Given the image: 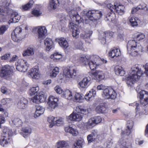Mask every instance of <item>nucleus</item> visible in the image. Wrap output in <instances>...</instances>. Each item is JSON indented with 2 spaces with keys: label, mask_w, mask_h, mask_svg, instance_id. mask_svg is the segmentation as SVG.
Instances as JSON below:
<instances>
[{
  "label": "nucleus",
  "mask_w": 148,
  "mask_h": 148,
  "mask_svg": "<svg viewBox=\"0 0 148 148\" xmlns=\"http://www.w3.org/2000/svg\"><path fill=\"white\" fill-rule=\"evenodd\" d=\"M82 16L81 17L77 14L74 16V19L75 20L77 25L82 22L85 24H88L90 21L94 22L100 19L102 16L101 12L98 10H91L88 11H83L81 13Z\"/></svg>",
  "instance_id": "nucleus-1"
},
{
  "label": "nucleus",
  "mask_w": 148,
  "mask_h": 148,
  "mask_svg": "<svg viewBox=\"0 0 148 148\" xmlns=\"http://www.w3.org/2000/svg\"><path fill=\"white\" fill-rule=\"evenodd\" d=\"M91 58L92 60L89 61V59L87 56L84 55L79 58V61L83 65L86 66L88 64L90 68L92 70H94L103 63L107 62L106 60L101 59L97 55L92 56Z\"/></svg>",
  "instance_id": "nucleus-2"
},
{
  "label": "nucleus",
  "mask_w": 148,
  "mask_h": 148,
  "mask_svg": "<svg viewBox=\"0 0 148 148\" xmlns=\"http://www.w3.org/2000/svg\"><path fill=\"white\" fill-rule=\"evenodd\" d=\"M144 73L138 64L133 66L130 70L126 78V83L128 86H131L138 81Z\"/></svg>",
  "instance_id": "nucleus-3"
},
{
  "label": "nucleus",
  "mask_w": 148,
  "mask_h": 148,
  "mask_svg": "<svg viewBox=\"0 0 148 148\" xmlns=\"http://www.w3.org/2000/svg\"><path fill=\"white\" fill-rule=\"evenodd\" d=\"M127 53L133 56L140 55L143 51L142 46L134 40L129 41L127 45Z\"/></svg>",
  "instance_id": "nucleus-4"
},
{
  "label": "nucleus",
  "mask_w": 148,
  "mask_h": 148,
  "mask_svg": "<svg viewBox=\"0 0 148 148\" xmlns=\"http://www.w3.org/2000/svg\"><path fill=\"white\" fill-rule=\"evenodd\" d=\"M75 111L76 112H73L67 117V119L68 121L79 122L82 119L84 114L86 115L89 113L88 109L81 106H77Z\"/></svg>",
  "instance_id": "nucleus-5"
},
{
  "label": "nucleus",
  "mask_w": 148,
  "mask_h": 148,
  "mask_svg": "<svg viewBox=\"0 0 148 148\" xmlns=\"http://www.w3.org/2000/svg\"><path fill=\"white\" fill-rule=\"evenodd\" d=\"M11 0H2L0 3V22L3 23L7 21L6 10L11 5Z\"/></svg>",
  "instance_id": "nucleus-6"
},
{
  "label": "nucleus",
  "mask_w": 148,
  "mask_h": 148,
  "mask_svg": "<svg viewBox=\"0 0 148 148\" xmlns=\"http://www.w3.org/2000/svg\"><path fill=\"white\" fill-rule=\"evenodd\" d=\"M132 129H127L122 131L121 133V136L122 138L120 139L119 143L120 144V148H132L131 145L127 143L126 138L123 139V137H127L129 136L132 131Z\"/></svg>",
  "instance_id": "nucleus-7"
},
{
  "label": "nucleus",
  "mask_w": 148,
  "mask_h": 148,
  "mask_svg": "<svg viewBox=\"0 0 148 148\" xmlns=\"http://www.w3.org/2000/svg\"><path fill=\"white\" fill-rule=\"evenodd\" d=\"M77 75V70L72 67H66L63 70V79L66 80H69L71 78H74ZM62 79V77H60Z\"/></svg>",
  "instance_id": "nucleus-8"
},
{
  "label": "nucleus",
  "mask_w": 148,
  "mask_h": 148,
  "mask_svg": "<svg viewBox=\"0 0 148 148\" xmlns=\"http://www.w3.org/2000/svg\"><path fill=\"white\" fill-rule=\"evenodd\" d=\"M13 66L6 65L3 67L0 73V76L7 80L11 78V75L13 71Z\"/></svg>",
  "instance_id": "nucleus-9"
},
{
  "label": "nucleus",
  "mask_w": 148,
  "mask_h": 148,
  "mask_svg": "<svg viewBox=\"0 0 148 148\" xmlns=\"http://www.w3.org/2000/svg\"><path fill=\"white\" fill-rule=\"evenodd\" d=\"M107 7L111 10L114 9L116 12L120 15L124 13L125 7L124 5L119 4L117 3H114V5L111 3H108L107 5Z\"/></svg>",
  "instance_id": "nucleus-10"
},
{
  "label": "nucleus",
  "mask_w": 148,
  "mask_h": 148,
  "mask_svg": "<svg viewBox=\"0 0 148 148\" xmlns=\"http://www.w3.org/2000/svg\"><path fill=\"white\" fill-rule=\"evenodd\" d=\"M58 99L54 96L50 95L48 99L47 108L50 111H53L58 105Z\"/></svg>",
  "instance_id": "nucleus-11"
},
{
  "label": "nucleus",
  "mask_w": 148,
  "mask_h": 148,
  "mask_svg": "<svg viewBox=\"0 0 148 148\" xmlns=\"http://www.w3.org/2000/svg\"><path fill=\"white\" fill-rule=\"evenodd\" d=\"M48 121L50 123L49 127H52L55 125L58 126H60L64 125V119L61 117L58 118L54 117L53 116H50L48 118Z\"/></svg>",
  "instance_id": "nucleus-12"
},
{
  "label": "nucleus",
  "mask_w": 148,
  "mask_h": 148,
  "mask_svg": "<svg viewBox=\"0 0 148 148\" xmlns=\"http://www.w3.org/2000/svg\"><path fill=\"white\" fill-rule=\"evenodd\" d=\"M16 68L18 71L24 72H26L28 69L29 64L25 60L23 59L19 60L15 63Z\"/></svg>",
  "instance_id": "nucleus-13"
},
{
  "label": "nucleus",
  "mask_w": 148,
  "mask_h": 148,
  "mask_svg": "<svg viewBox=\"0 0 148 148\" xmlns=\"http://www.w3.org/2000/svg\"><path fill=\"white\" fill-rule=\"evenodd\" d=\"M34 30L37 31L38 40L39 41L44 39L47 32L46 28L45 26H38L35 27Z\"/></svg>",
  "instance_id": "nucleus-14"
},
{
  "label": "nucleus",
  "mask_w": 148,
  "mask_h": 148,
  "mask_svg": "<svg viewBox=\"0 0 148 148\" xmlns=\"http://www.w3.org/2000/svg\"><path fill=\"white\" fill-rule=\"evenodd\" d=\"M22 32V28L20 27H16L11 34V37L12 40L15 42H19L21 40V34Z\"/></svg>",
  "instance_id": "nucleus-15"
},
{
  "label": "nucleus",
  "mask_w": 148,
  "mask_h": 148,
  "mask_svg": "<svg viewBox=\"0 0 148 148\" xmlns=\"http://www.w3.org/2000/svg\"><path fill=\"white\" fill-rule=\"evenodd\" d=\"M91 83V78L90 77H84L78 84V87L80 89L86 88Z\"/></svg>",
  "instance_id": "nucleus-16"
},
{
  "label": "nucleus",
  "mask_w": 148,
  "mask_h": 148,
  "mask_svg": "<svg viewBox=\"0 0 148 148\" xmlns=\"http://www.w3.org/2000/svg\"><path fill=\"white\" fill-rule=\"evenodd\" d=\"M142 105L145 106L148 103V92L145 90L140 91L138 94Z\"/></svg>",
  "instance_id": "nucleus-17"
},
{
  "label": "nucleus",
  "mask_w": 148,
  "mask_h": 148,
  "mask_svg": "<svg viewBox=\"0 0 148 148\" xmlns=\"http://www.w3.org/2000/svg\"><path fill=\"white\" fill-rule=\"evenodd\" d=\"M46 98V97L45 95L44 92H41L38 95H37L32 97L31 101L33 102L37 103L44 102Z\"/></svg>",
  "instance_id": "nucleus-18"
},
{
  "label": "nucleus",
  "mask_w": 148,
  "mask_h": 148,
  "mask_svg": "<svg viewBox=\"0 0 148 148\" xmlns=\"http://www.w3.org/2000/svg\"><path fill=\"white\" fill-rule=\"evenodd\" d=\"M29 74L31 77L34 79H38L40 77V73L39 71L38 66H35L30 70Z\"/></svg>",
  "instance_id": "nucleus-19"
},
{
  "label": "nucleus",
  "mask_w": 148,
  "mask_h": 148,
  "mask_svg": "<svg viewBox=\"0 0 148 148\" xmlns=\"http://www.w3.org/2000/svg\"><path fill=\"white\" fill-rule=\"evenodd\" d=\"M104 71L102 70H97L93 73V78L99 82L103 79L105 78Z\"/></svg>",
  "instance_id": "nucleus-20"
},
{
  "label": "nucleus",
  "mask_w": 148,
  "mask_h": 148,
  "mask_svg": "<svg viewBox=\"0 0 148 148\" xmlns=\"http://www.w3.org/2000/svg\"><path fill=\"white\" fill-rule=\"evenodd\" d=\"M11 20L8 22L9 24L11 23H16L20 20V16L16 11L12 10L11 11Z\"/></svg>",
  "instance_id": "nucleus-21"
},
{
  "label": "nucleus",
  "mask_w": 148,
  "mask_h": 148,
  "mask_svg": "<svg viewBox=\"0 0 148 148\" xmlns=\"http://www.w3.org/2000/svg\"><path fill=\"white\" fill-rule=\"evenodd\" d=\"M121 55V52L119 49L116 48L110 50L109 52V56L112 58H116Z\"/></svg>",
  "instance_id": "nucleus-22"
},
{
  "label": "nucleus",
  "mask_w": 148,
  "mask_h": 148,
  "mask_svg": "<svg viewBox=\"0 0 148 148\" xmlns=\"http://www.w3.org/2000/svg\"><path fill=\"white\" fill-rule=\"evenodd\" d=\"M70 28L73 30V36L75 38H77L78 37L79 33V31L78 29L77 28V24H75L72 22H70L69 25Z\"/></svg>",
  "instance_id": "nucleus-23"
},
{
  "label": "nucleus",
  "mask_w": 148,
  "mask_h": 148,
  "mask_svg": "<svg viewBox=\"0 0 148 148\" xmlns=\"http://www.w3.org/2000/svg\"><path fill=\"white\" fill-rule=\"evenodd\" d=\"M64 130L65 132L69 133L74 136H77L79 134L78 131L76 128L75 127H73L70 126L65 127Z\"/></svg>",
  "instance_id": "nucleus-24"
},
{
  "label": "nucleus",
  "mask_w": 148,
  "mask_h": 148,
  "mask_svg": "<svg viewBox=\"0 0 148 148\" xmlns=\"http://www.w3.org/2000/svg\"><path fill=\"white\" fill-rule=\"evenodd\" d=\"M73 97L72 99L76 102L83 103L84 101L83 95L80 93L73 92Z\"/></svg>",
  "instance_id": "nucleus-25"
},
{
  "label": "nucleus",
  "mask_w": 148,
  "mask_h": 148,
  "mask_svg": "<svg viewBox=\"0 0 148 148\" xmlns=\"http://www.w3.org/2000/svg\"><path fill=\"white\" fill-rule=\"evenodd\" d=\"M55 41L58 42L60 47L64 48H66L69 46L68 43L66 39L64 38H58Z\"/></svg>",
  "instance_id": "nucleus-26"
},
{
  "label": "nucleus",
  "mask_w": 148,
  "mask_h": 148,
  "mask_svg": "<svg viewBox=\"0 0 148 148\" xmlns=\"http://www.w3.org/2000/svg\"><path fill=\"white\" fill-rule=\"evenodd\" d=\"M28 101L26 99L22 97L21 98L17 104L18 107L20 109H25L27 106Z\"/></svg>",
  "instance_id": "nucleus-27"
},
{
  "label": "nucleus",
  "mask_w": 148,
  "mask_h": 148,
  "mask_svg": "<svg viewBox=\"0 0 148 148\" xmlns=\"http://www.w3.org/2000/svg\"><path fill=\"white\" fill-rule=\"evenodd\" d=\"M73 92H72L69 90L64 89L63 90L61 96L70 100L72 99L73 97Z\"/></svg>",
  "instance_id": "nucleus-28"
},
{
  "label": "nucleus",
  "mask_w": 148,
  "mask_h": 148,
  "mask_svg": "<svg viewBox=\"0 0 148 148\" xmlns=\"http://www.w3.org/2000/svg\"><path fill=\"white\" fill-rule=\"evenodd\" d=\"M96 94L95 90L93 88L89 92L86 94L85 96V99L87 101L92 100Z\"/></svg>",
  "instance_id": "nucleus-29"
},
{
  "label": "nucleus",
  "mask_w": 148,
  "mask_h": 148,
  "mask_svg": "<svg viewBox=\"0 0 148 148\" xmlns=\"http://www.w3.org/2000/svg\"><path fill=\"white\" fill-rule=\"evenodd\" d=\"M130 106L135 107L136 115L135 117L136 118H139L140 115L142 114V112H140V107L139 106V103L136 102L130 103L129 104Z\"/></svg>",
  "instance_id": "nucleus-30"
},
{
  "label": "nucleus",
  "mask_w": 148,
  "mask_h": 148,
  "mask_svg": "<svg viewBox=\"0 0 148 148\" xmlns=\"http://www.w3.org/2000/svg\"><path fill=\"white\" fill-rule=\"evenodd\" d=\"M44 43L47 51H49L53 47V42L52 39L50 38H46L44 40Z\"/></svg>",
  "instance_id": "nucleus-31"
},
{
  "label": "nucleus",
  "mask_w": 148,
  "mask_h": 148,
  "mask_svg": "<svg viewBox=\"0 0 148 148\" xmlns=\"http://www.w3.org/2000/svg\"><path fill=\"white\" fill-rule=\"evenodd\" d=\"M108 14L105 15V19L106 21H114L115 18V13L113 12V10H111Z\"/></svg>",
  "instance_id": "nucleus-32"
},
{
  "label": "nucleus",
  "mask_w": 148,
  "mask_h": 148,
  "mask_svg": "<svg viewBox=\"0 0 148 148\" xmlns=\"http://www.w3.org/2000/svg\"><path fill=\"white\" fill-rule=\"evenodd\" d=\"M129 21L132 26L135 27L138 25V23L140 22V21L137 17L133 16L129 18Z\"/></svg>",
  "instance_id": "nucleus-33"
},
{
  "label": "nucleus",
  "mask_w": 148,
  "mask_h": 148,
  "mask_svg": "<svg viewBox=\"0 0 148 148\" xmlns=\"http://www.w3.org/2000/svg\"><path fill=\"white\" fill-rule=\"evenodd\" d=\"M34 3L33 0H30L27 3L23 5L20 7V8L22 11L28 10L32 7Z\"/></svg>",
  "instance_id": "nucleus-34"
},
{
  "label": "nucleus",
  "mask_w": 148,
  "mask_h": 148,
  "mask_svg": "<svg viewBox=\"0 0 148 148\" xmlns=\"http://www.w3.org/2000/svg\"><path fill=\"white\" fill-rule=\"evenodd\" d=\"M50 58L55 62H57L62 60V56L61 54L56 52L51 55Z\"/></svg>",
  "instance_id": "nucleus-35"
},
{
  "label": "nucleus",
  "mask_w": 148,
  "mask_h": 148,
  "mask_svg": "<svg viewBox=\"0 0 148 148\" xmlns=\"http://www.w3.org/2000/svg\"><path fill=\"white\" fill-rule=\"evenodd\" d=\"M34 54V51L33 48L28 47L26 49L24 50L23 52L22 55L23 56H32Z\"/></svg>",
  "instance_id": "nucleus-36"
},
{
  "label": "nucleus",
  "mask_w": 148,
  "mask_h": 148,
  "mask_svg": "<svg viewBox=\"0 0 148 148\" xmlns=\"http://www.w3.org/2000/svg\"><path fill=\"white\" fill-rule=\"evenodd\" d=\"M56 147L57 148H67L69 147V145L67 141L60 140L56 143Z\"/></svg>",
  "instance_id": "nucleus-37"
},
{
  "label": "nucleus",
  "mask_w": 148,
  "mask_h": 148,
  "mask_svg": "<svg viewBox=\"0 0 148 148\" xmlns=\"http://www.w3.org/2000/svg\"><path fill=\"white\" fill-rule=\"evenodd\" d=\"M114 71L116 75L120 76H123L125 73V72L122 67L118 65L115 66Z\"/></svg>",
  "instance_id": "nucleus-38"
},
{
  "label": "nucleus",
  "mask_w": 148,
  "mask_h": 148,
  "mask_svg": "<svg viewBox=\"0 0 148 148\" xmlns=\"http://www.w3.org/2000/svg\"><path fill=\"white\" fill-rule=\"evenodd\" d=\"M59 0H51L49 1V7L50 9L55 10L59 6Z\"/></svg>",
  "instance_id": "nucleus-39"
},
{
  "label": "nucleus",
  "mask_w": 148,
  "mask_h": 148,
  "mask_svg": "<svg viewBox=\"0 0 148 148\" xmlns=\"http://www.w3.org/2000/svg\"><path fill=\"white\" fill-rule=\"evenodd\" d=\"M9 137L2 136L0 140V145L3 147H6L9 143Z\"/></svg>",
  "instance_id": "nucleus-40"
},
{
  "label": "nucleus",
  "mask_w": 148,
  "mask_h": 148,
  "mask_svg": "<svg viewBox=\"0 0 148 148\" xmlns=\"http://www.w3.org/2000/svg\"><path fill=\"white\" fill-rule=\"evenodd\" d=\"M51 70L49 73V76L52 78L55 77L58 74L59 72V68L57 67H55Z\"/></svg>",
  "instance_id": "nucleus-41"
},
{
  "label": "nucleus",
  "mask_w": 148,
  "mask_h": 148,
  "mask_svg": "<svg viewBox=\"0 0 148 148\" xmlns=\"http://www.w3.org/2000/svg\"><path fill=\"white\" fill-rule=\"evenodd\" d=\"M12 130L7 127H4L3 130V136L9 137L12 136Z\"/></svg>",
  "instance_id": "nucleus-42"
},
{
  "label": "nucleus",
  "mask_w": 148,
  "mask_h": 148,
  "mask_svg": "<svg viewBox=\"0 0 148 148\" xmlns=\"http://www.w3.org/2000/svg\"><path fill=\"white\" fill-rule=\"evenodd\" d=\"M109 32H104L102 33L99 35V39L102 44H104L106 42V38L109 35Z\"/></svg>",
  "instance_id": "nucleus-43"
},
{
  "label": "nucleus",
  "mask_w": 148,
  "mask_h": 148,
  "mask_svg": "<svg viewBox=\"0 0 148 148\" xmlns=\"http://www.w3.org/2000/svg\"><path fill=\"white\" fill-rule=\"evenodd\" d=\"M45 109L43 107L40 106H37L35 113V116L37 117L40 116L43 113Z\"/></svg>",
  "instance_id": "nucleus-44"
},
{
  "label": "nucleus",
  "mask_w": 148,
  "mask_h": 148,
  "mask_svg": "<svg viewBox=\"0 0 148 148\" xmlns=\"http://www.w3.org/2000/svg\"><path fill=\"white\" fill-rule=\"evenodd\" d=\"M94 120L92 118L90 119L86 123H84V126L87 128H92L96 125Z\"/></svg>",
  "instance_id": "nucleus-45"
},
{
  "label": "nucleus",
  "mask_w": 148,
  "mask_h": 148,
  "mask_svg": "<svg viewBox=\"0 0 148 148\" xmlns=\"http://www.w3.org/2000/svg\"><path fill=\"white\" fill-rule=\"evenodd\" d=\"M22 131L25 134H23V136L25 138H26L32 133V129L29 127H25L22 129Z\"/></svg>",
  "instance_id": "nucleus-46"
},
{
  "label": "nucleus",
  "mask_w": 148,
  "mask_h": 148,
  "mask_svg": "<svg viewBox=\"0 0 148 148\" xmlns=\"http://www.w3.org/2000/svg\"><path fill=\"white\" fill-rule=\"evenodd\" d=\"M84 143V140L82 139L78 140L74 144V148H82Z\"/></svg>",
  "instance_id": "nucleus-47"
},
{
  "label": "nucleus",
  "mask_w": 148,
  "mask_h": 148,
  "mask_svg": "<svg viewBox=\"0 0 148 148\" xmlns=\"http://www.w3.org/2000/svg\"><path fill=\"white\" fill-rule=\"evenodd\" d=\"M106 108L103 104H101L97 106L96 110L98 113H103L106 110Z\"/></svg>",
  "instance_id": "nucleus-48"
},
{
  "label": "nucleus",
  "mask_w": 148,
  "mask_h": 148,
  "mask_svg": "<svg viewBox=\"0 0 148 148\" xmlns=\"http://www.w3.org/2000/svg\"><path fill=\"white\" fill-rule=\"evenodd\" d=\"M109 93V97L108 99H114L117 96V93L116 92L113 88H110Z\"/></svg>",
  "instance_id": "nucleus-49"
},
{
  "label": "nucleus",
  "mask_w": 148,
  "mask_h": 148,
  "mask_svg": "<svg viewBox=\"0 0 148 148\" xmlns=\"http://www.w3.org/2000/svg\"><path fill=\"white\" fill-rule=\"evenodd\" d=\"M39 90V88L38 86H34L30 89L29 94L31 96L34 95Z\"/></svg>",
  "instance_id": "nucleus-50"
},
{
  "label": "nucleus",
  "mask_w": 148,
  "mask_h": 148,
  "mask_svg": "<svg viewBox=\"0 0 148 148\" xmlns=\"http://www.w3.org/2000/svg\"><path fill=\"white\" fill-rule=\"evenodd\" d=\"M110 88V87L106 88L102 93V96L104 99H108V98L110 96L109 95V93L110 92L109 91Z\"/></svg>",
  "instance_id": "nucleus-51"
},
{
  "label": "nucleus",
  "mask_w": 148,
  "mask_h": 148,
  "mask_svg": "<svg viewBox=\"0 0 148 148\" xmlns=\"http://www.w3.org/2000/svg\"><path fill=\"white\" fill-rule=\"evenodd\" d=\"M12 122L14 124L16 127H20L22 125V123L21 120L18 118H15L12 120Z\"/></svg>",
  "instance_id": "nucleus-52"
},
{
  "label": "nucleus",
  "mask_w": 148,
  "mask_h": 148,
  "mask_svg": "<svg viewBox=\"0 0 148 148\" xmlns=\"http://www.w3.org/2000/svg\"><path fill=\"white\" fill-rule=\"evenodd\" d=\"M92 34V31H88L84 34H80L81 37L84 39H88Z\"/></svg>",
  "instance_id": "nucleus-53"
},
{
  "label": "nucleus",
  "mask_w": 148,
  "mask_h": 148,
  "mask_svg": "<svg viewBox=\"0 0 148 148\" xmlns=\"http://www.w3.org/2000/svg\"><path fill=\"white\" fill-rule=\"evenodd\" d=\"M80 10V8L79 7H78L76 8L75 10L72 9L69 12V14L70 16H72L73 17L78 14L77 11H79Z\"/></svg>",
  "instance_id": "nucleus-54"
},
{
  "label": "nucleus",
  "mask_w": 148,
  "mask_h": 148,
  "mask_svg": "<svg viewBox=\"0 0 148 148\" xmlns=\"http://www.w3.org/2000/svg\"><path fill=\"white\" fill-rule=\"evenodd\" d=\"M9 27L8 25H3L0 26V35H2L7 30Z\"/></svg>",
  "instance_id": "nucleus-55"
},
{
  "label": "nucleus",
  "mask_w": 148,
  "mask_h": 148,
  "mask_svg": "<svg viewBox=\"0 0 148 148\" xmlns=\"http://www.w3.org/2000/svg\"><path fill=\"white\" fill-rule=\"evenodd\" d=\"M12 100L10 98H3L1 100V102L3 105H8L12 102Z\"/></svg>",
  "instance_id": "nucleus-56"
},
{
  "label": "nucleus",
  "mask_w": 148,
  "mask_h": 148,
  "mask_svg": "<svg viewBox=\"0 0 148 148\" xmlns=\"http://www.w3.org/2000/svg\"><path fill=\"white\" fill-rule=\"evenodd\" d=\"M1 91L3 94L6 95L9 94L10 92V90L5 86L2 87L1 88Z\"/></svg>",
  "instance_id": "nucleus-57"
},
{
  "label": "nucleus",
  "mask_w": 148,
  "mask_h": 148,
  "mask_svg": "<svg viewBox=\"0 0 148 148\" xmlns=\"http://www.w3.org/2000/svg\"><path fill=\"white\" fill-rule=\"evenodd\" d=\"M54 90L58 94H62L63 90L59 86H56L54 88Z\"/></svg>",
  "instance_id": "nucleus-58"
},
{
  "label": "nucleus",
  "mask_w": 148,
  "mask_h": 148,
  "mask_svg": "<svg viewBox=\"0 0 148 148\" xmlns=\"http://www.w3.org/2000/svg\"><path fill=\"white\" fill-rule=\"evenodd\" d=\"M142 106L141 107V108H140V112H142V114L140 115V116L139 117H140L143 114L146 115L148 114V107L147 106L146 107H144V108H143Z\"/></svg>",
  "instance_id": "nucleus-59"
},
{
  "label": "nucleus",
  "mask_w": 148,
  "mask_h": 148,
  "mask_svg": "<svg viewBox=\"0 0 148 148\" xmlns=\"http://www.w3.org/2000/svg\"><path fill=\"white\" fill-rule=\"evenodd\" d=\"M145 36V35L143 34L138 33L136 35V38L137 40L140 41L144 39Z\"/></svg>",
  "instance_id": "nucleus-60"
},
{
  "label": "nucleus",
  "mask_w": 148,
  "mask_h": 148,
  "mask_svg": "<svg viewBox=\"0 0 148 148\" xmlns=\"http://www.w3.org/2000/svg\"><path fill=\"white\" fill-rule=\"evenodd\" d=\"M42 13L39 10H34L32 12V14L35 16H38L41 15Z\"/></svg>",
  "instance_id": "nucleus-61"
},
{
  "label": "nucleus",
  "mask_w": 148,
  "mask_h": 148,
  "mask_svg": "<svg viewBox=\"0 0 148 148\" xmlns=\"http://www.w3.org/2000/svg\"><path fill=\"white\" fill-rule=\"evenodd\" d=\"M92 118L94 119V121L96 124L100 123L102 120L100 116H96Z\"/></svg>",
  "instance_id": "nucleus-62"
},
{
  "label": "nucleus",
  "mask_w": 148,
  "mask_h": 148,
  "mask_svg": "<svg viewBox=\"0 0 148 148\" xmlns=\"http://www.w3.org/2000/svg\"><path fill=\"white\" fill-rule=\"evenodd\" d=\"M133 126V122L132 121H127V128L132 130Z\"/></svg>",
  "instance_id": "nucleus-63"
},
{
  "label": "nucleus",
  "mask_w": 148,
  "mask_h": 148,
  "mask_svg": "<svg viewBox=\"0 0 148 148\" xmlns=\"http://www.w3.org/2000/svg\"><path fill=\"white\" fill-rule=\"evenodd\" d=\"M144 69H145L144 72L146 76L148 77V63H147L144 66Z\"/></svg>",
  "instance_id": "nucleus-64"
}]
</instances>
